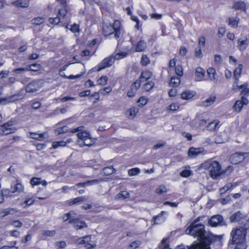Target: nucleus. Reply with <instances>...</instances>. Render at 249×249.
I'll return each mask as SVG.
<instances>
[{"label": "nucleus", "mask_w": 249, "mask_h": 249, "mask_svg": "<svg viewBox=\"0 0 249 249\" xmlns=\"http://www.w3.org/2000/svg\"><path fill=\"white\" fill-rule=\"evenodd\" d=\"M143 66H146L149 63V59L145 55H143L141 61Z\"/></svg>", "instance_id": "obj_51"}, {"label": "nucleus", "mask_w": 249, "mask_h": 249, "mask_svg": "<svg viewBox=\"0 0 249 249\" xmlns=\"http://www.w3.org/2000/svg\"><path fill=\"white\" fill-rule=\"evenodd\" d=\"M55 247L57 249H63L66 246V243L64 241H58L55 243Z\"/></svg>", "instance_id": "obj_53"}, {"label": "nucleus", "mask_w": 249, "mask_h": 249, "mask_svg": "<svg viewBox=\"0 0 249 249\" xmlns=\"http://www.w3.org/2000/svg\"><path fill=\"white\" fill-rule=\"evenodd\" d=\"M29 135L28 136L33 139H35L38 141H42L44 138L45 133L39 134L36 132H30L29 133Z\"/></svg>", "instance_id": "obj_20"}, {"label": "nucleus", "mask_w": 249, "mask_h": 249, "mask_svg": "<svg viewBox=\"0 0 249 249\" xmlns=\"http://www.w3.org/2000/svg\"><path fill=\"white\" fill-rule=\"evenodd\" d=\"M146 47V42L143 40H140L136 46L135 50L137 52H141L143 51Z\"/></svg>", "instance_id": "obj_24"}, {"label": "nucleus", "mask_w": 249, "mask_h": 249, "mask_svg": "<svg viewBox=\"0 0 249 249\" xmlns=\"http://www.w3.org/2000/svg\"><path fill=\"white\" fill-rule=\"evenodd\" d=\"M22 95H20V94H16L8 97H3L0 98V103L3 102H6L7 103L14 102L22 98Z\"/></svg>", "instance_id": "obj_11"}, {"label": "nucleus", "mask_w": 249, "mask_h": 249, "mask_svg": "<svg viewBox=\"0 0 249 249\" xmlns=\"http://www.w3.org/2000/svg\"><path fill=\"white\" fill-rule=\"evenodd\" d=\"M45 20V19L42 17H37L32 19V23L36 25H39L43 23Z\"/></svg>", "instance_id": "obj_38"}, {"label": "nucleus", "mask_w": 249, "mask_h": 249, "mask_svg": "<svg viewBox=\"0 0 249 249\" xmlns=\"http://www.w3.org/2000/svg\"><path fill=\"white\" fill-rule=\"evenodd\" d=\"M120 25L121 23L119 20H115L112 25L104 24L103 27L104 35L109 36L114 34V37L117 39L121 35Z\"/></svg>", "instance_id": "obj_3"}, {"label": "nucleus", "mask_w": 249, "mask_h": 249, "mask_svg": "<svg viewBox=\"0 0 249 249\" xmlns=\"http://www.w3.org/2000/svg\"><path fill=\"white\" fill-rule=\"evenodd\" d=\"M245 217L244 215L241 213L240 211L235 213L230 217L231 222H242V219Z\"/></svg>", "instance_id": "obj_12"}, {"label": "nucleus", "mask_w": 249, "mask_h": 249, "mask_svg": "<svg viewBox=\"0 0 249 249\" xmlns=\"http://www.w3.org/2000/svg\"><path fill=\"white\" fill-rule=\"evenodd\" d=\"M169 109L172 111H176L179 108V105L178 104L172 103L169 107Z\"/></svg>", "instance_id": "obj_63"}, {"label": "nucleus", "mask_w": 249, "mask_h": 249, "mask_svg": "<svg viewBox=\"0 0 249 249\" xmlns=\"http://www.w3.org/2000/svg\"><path fill=\"white\" fill-rule=\"evenodd\" d=\"M215 99L216 98L215 96H211L205 100L202 101L201 103V106L206 107H209L214 102Z\"/></svg>", "instance_id": "obj_26"}, {"label": "nucleus", "mask_w": 249, "mask_h": 249, "mask_svg": "<svg viewBox=\"0 0 249 249\" xmlns=\"http://www.w3.org/2000/svg\"><path fill=\"white\" fill-rule=\"evenodd\" d=\"M220 122L218 120H215L209 123L207 126V129L209 131H214L217 127H218Z\"/></svg>", "instance_id": "obj_23"}, {"label": "nucleus", "mask_w": 249, "mask_h": 249, "mask_svg": "<svg viewBox=\"0 0 249 249\" xmlns=\"http://www.w3.org/2000/svg\"><path fill=\"white\" fill-rule=\"evenodd\" d=\"M167 191L166 188L164 185H160L158 188L156 190V192L157 194H161L166 192Z\"/></svg>", "instance_id": "obj_52"}, {"label": "nucleus", "mask_w": 249, "mask_h": 249, "mask_svg": "<svg viewBox=\"0 0 249 249\" xmlns=\"http://www.w3.org/2000/svg\"><path fill=\"white\" fill-rule=\"evenodd\" d=\"M203 152V148H194L192 147L189 148L188 151V157L190 158H196L199 155L202 154Z\"/></svg>", "instance_id": "obj_9"}, {"label": "nucleus", "mask_w": 249, "mask_h": 249, "mask_svg": "<svg viewBox=\"0 0 249 249\" xmlns=\"http://www.w3.org/2000/svg\"><path fill=\"white\" fill-rule=\"evenodd\" d=\"M192 172L189 170H184L180 173V176L182 177L187 178L191 176Z\"/></svg>", "instance_id": "obj_58"}, {"label": "nucleus", "mask_w": 249, "mask_h": 249, "mask_svg": "<svg viewBox=\"0 0 249 249\" xmlns=\"http://www.w3.org/2000/svg\"><path fill=\"white\" fill-rule=\"evenodd\" d=\"M17 212L15 209L7 208L5 209H0V218L4 217L8 214H13Z\"/></svg>", "instance_id": "obj_17"}, {"label": "nucleus", "mask_w": 249, "mask_h": 249, "mask_svg": "<svg viewBox=\"0 0 249 249\" xmlns=\"http://www.w3.org/2000/svg\"><path fill=\"white\" fill-rule=\"evenodd\" d=\"M202 48H200V47H197L195 49V55L196 57H198V58H201V57H202L203 55H202V53L201 52V49Z\"/></svg>", "instance_id": "obj_57"}, {"label": "nucleus", "mask_w": 249, "mask_h": 249, "mask_svg": "<svg viewBox=\"0 0 249 249\" xmlns=\"http://www.w3.org/2000/svg\"><path fill=\"white\" fill-rule=\"evenodd\" d=\"M1 134L2 135H6L12 133L14 132L15 129L12 128L10 127H3V124L1 125Z\"/></svg>", "instance_id": "obj_29"}, {"label": "nucleus", "mask_w": 249, "mask_h": 249, "mask_svg": "<svg viewBox=\"0 0 249 249\" xmlns=\"http://www.w3.org/2000/svg\"><path fill=\"white\" fill-rule=\"evenodd\" d=\"M226 32V29L224 27H221L218 28V35L220 37L223 36Z\"/></svg>", "instance_id": "obj_64"}, {"label": "nucleus", "mask_w": 249, "mask_h": 249, "mask_svg": "<svg viewBox=\"0 0 249 249\" xmlns=\"http://www.w3.org/2000/svg\"><path fill=\"white\" fill-rule=\"evenodd\" d=\"M83 130L84 126H83L78 127L76 128H74L71 130V132L73 133L79 132L77 134V137L79 139L78 142L79 143L82 142V141H84L85 138L86 139L90 136L89 132L86 131H83Z\"/></svg>", "instance_id": "obj_6"}, {"label": "nucleus", "mask_w": 249, "mask_h": 249, "mask_svg": "<svg viewBox=\"0 0 249 249\" xmlns=\"http://www.w3.org/2000/svg\"><path fill=\"white\" fill-rule=\"evenodd\" d=\"M39 81L35 80L30 83L26 87V91L27 92H34L36 91L39 89Z\"/></svg>", "instance_id": "obj_10"}, {"label": "nucleus", "mask_w": 249, "mask_h": 249, "mask_svg": "<svg viewBox=\"0 0 249 249\" xmlns=\"http://www.w3.org/2000/svg\"><path fill=\"white\" fill-rule=\"evenodd\" d=\"M29 71H38L40 69V65L38 64L35 63L28 66Z\"/></svg>", "instance_id": "obj_44"}, {"label": "nucleus", "mask_w": 249, "mask_h": 249, "mask_svg": "<svg viewBox=\"0 0 249 249\" xmlns=\"http://www.w3.org/2000/svg\"><path fill=\"white\" fill-rule=\"evenodd\" d=\"M231 240L229 241L230 244H236L237 249H246V237L249 240V227L245 224L244 226L233 229L231 233Z\"/></svg>", "instance_id": "obj_2"}, {"label": "nucleus", "mask_w": 249, "mask_h": 249, "mask_svg": "<svg viewBox=\"0 0 249 249\" xmlns=\"http://www.w3.org/2000/svg\"><path fill=\"white\" fill-rule=\"evenodd\" d=\"M115 172V169L112 166L105 167L103 170V174L105 176H109Z\"/></svg>", "instance_id": "obj_37"}, {"label": "nucleus", "mask_w": 249, "mask_h": 249, "mask_svg": "<svg viewBox=\"0 0 249 249\" xmlns=\"http://www.w3.org/2000/svg\"><path fill=\"white\" fill-rule=\"evenodd\" d=\"M232 8L235 10H242L245 11L246 4L243 1H238L234 3Z\"/></svg>", "instance_id": "obj_27"}, {"label": "nucleus", "mask_w": 249, "mask_h": 249, "mask_svg": "<svg viewBox=\"0 0 249 249\" xmlns=\"http://www.w3.org/2000/svg\"><path fill=\"white\" fill-rule=\"evenodd\" d=\"M154 85L155 84L153 81H149L147 83L144 84L143 89L146 91H148L154 87Z\"/></svg>", "instance_id": "obj_41"}, {"label": "nucleus", "mask_w": 249, "mask_h": 249, "mask_svg": "<svg viewBox=\"0 0 249 249\" xmlns=\"http://www.w3.org/2000/svg\"><path fill=\"white\" fill-rule=\"evenodd\" d=\"M242 65H239L238 67L236 68L233 72V77L235 78L236 82L235 84H237V81L240 77L242 72Z\"/></svg>", "instance_id": "obj_25"}, {"label": "nucleus", "mask_w": 249, "mask_h": 249, "mask_svg": "<svg viewBox=\"0 0 249 249\" xmlns=\"http://www.w3.org/2000/svg\"><path fill=\"white\" fill-rule=\"evenodd\" d=\"M243 106L244 105L242 104V101L240 100H237L233 107V108L235 111L240 112L241 111Z\"/></svg>", "instance_id": "obj_36"}, {"label": "nucleus", "mask_w": 249, "mask_h": 249, "mask_svg": "<svg viewBox=\"0 0 249 249\" xmlns=\"http://www.w3.org/2000/svg\"><path fill=\"white\" fill-rule=\"evenodd\" d=\"M127 55L125 52H121L117 53L114 56L111 55L110 56L105 58L98 65L97 71L111 66L114 62V60L122 59Z\"/></svg>", "instance_id": "obj_4"}, {"label": "nucleus", "mask_w": 249, "mask_h": 249, "mask_svg": "<svg viewBox=\"0 0 249 249\" xmlns=\"http://www.w3.org/2000/svg\"><path fill=\"white\" fill-rule=\"evenodd\" d=\"M152 76V72L150 71H143L142 72L140 80V82L141 83H144L147 80H148L149 79L151 78Z\"/></svg>", "instance_id": "obj_19"}, {"label": "nucleus", "mask_w": 249, "mask_h": 249, "mask_svg": "<svg viewBox=\"0 0 249 249\" xmlns=\"http://www.w3.org/2000/svg\"><path fill=\"white\" fill-rule=\"evenodd\" d=\"M167 213L165 211H162L160 214L153 217V220L154 223L159 224L163 222L165 220V218L163 217L162 215L167 214Z\"/></svg>", "instance_id": "obj_18"}, {"label": "nucleus", "mask_w": 249, "mask_h": 249, "mask_svg": "<svg viewBox=\"0 0 249 249\" xmlns=\"http://www.w3.org/2000/svg\"><path fill=\"white\" fill-rule=\"evenodd\" d=\"M11 225L14 227L19 228L22 226V223L19 220H14L11 222Z\"/></svg>", "instance_id": "obj_59"}, {"label": "nucleus", "mask_w": 249, "mask_h": 249, "mask_svg": "<svg viewBox=\"0 0 249 249\" xmlns=\"http://www.w3.org/2000/svg\"><path fill=\"white\" fill-rule=\"evenodd\" d=\"M137 102L140 104V105L143 107L147 103V99L146 97L142 96L139 98Z\"/></svg>", "instance_id": "obj_56"}, {"label": "nucleus", "mask_w": 249, "mask_h": 249, "mask_svg": "<svg viewBox=\"0 0 249 249\" xmlns=\"http://www.w3.org/2000/svg\"><path fill=\"white\" fill-rule=\"evenodd\" d=\"M76 215V213L73 211H71L65 214V216H66V218L65 219V221H67L68 220H71V219H75V216Z\"/></svg>", "instance_id": "obj_39"}, {"label": "nucleus", "mask_w": 249, "mask_h": 249, "mask_svg": "<svg viewBox=\"0 0 249 249\" xmlns=\"http://www.w3.org/2000/svg\"><path fill=\"white\" fill-rule=\"evenodd\" d=\"M65 8L66 7H62V8L59 9L58 11L59 17L64 18L66 15L67 12Z\"/></svg>", "instance_id": "obj_60"}, {"label": "nucleus", "mask_w": 249, "mask_h": 249, "mask_svg": "<svg viewBox=\"0 0 249 249\" xmlns=\"http://www.w3.org/2000/svg\"><path fill=\"white\" fill-rule=\"evenodd\" d=\"M205 43V38L204 36H201L199 38L198 40V47L200 48H204Z\"/></svg>", "instance_id": "obj_62"}, {"label": "nucleus", "mask_w": 249, "mask_h": 249, "mask_svg": "<svg viewBox=\"0 0 249 249\" xmlns=\"http://www.w3.org/2000/svg\"><path fill=\"white\" fill-rule=\"evenodd\" d=\"M30 183L33 186L37 185L40 184H42L44 186H45L47 184V182L45 180H42L41 178L35 177L31 179Z\"/></svg>", "instance_id": "obj_22"}, {"label": "nucleus", "mask_w": 249, "mask_h": 249, "mask_svg": "<svg viewBox=\"0 0 249 249\" xmlns=\"http://www.w3.org/2000/svg\"><path fill=\"white\" fill-rule=\"evenodd\" d=\"M209 223L213 227L221 226L225 225L223 217L220 215L212 216L209 220Z\"/></svg>", "instance_id": "obj_7"}, {"label": "nucleus", "mask_w": 249, "mask_h": 249, "mask_svg": "<svg viewBox=\"0 0 249 249\" xmlns=\"http://www.w3.org/2000/svg\"><path fill=\"white\" fill-rule=\"evenodd\" d=\"M205 71L201 67H197L196 69V78L197 81H202L205 76Z\"/></svg>", "instance_id": "obj_15"}, {"label": "nucleus", "mask_w": 249, "mask_h": 249, "mask_svg": "<svg viewBox=\"0 0 249 249\" xmlns=\"http://www.w3.org/2000/svg\"><path fill=\"white\" fill-rule=\"evenodd\" d=\"M194 121L198 123L200 126H204L207 123V120L202 118L200 115H197Z\"/></svg>", "instance_id": "obj_33"}, {"label": "nucleus", "mask_w": 249, "mask_h": 249, "mask_svg": "<svg viewBox=\"0 0 249 249\" xmlns=\"http://www.w3.org/2000/svg\"><path fill=\"white\" fill-rule=\"evenodd\" d=\"M99 180L97 179H93L92 180H88V181H87L86 182H84L78 183L76 184V186L85 187L87 185L90 186V185H93L94 184H98L99 183Z\"/></svg>", "instance_id": "obj_28"}, {"label": "nucleus", "mask_w": 249, "mask_h": 249, "mask_svg": "<svg viewBox=\"0 0 249 249\" xmlns=\"http://www.w3.org/2000/svg\"><path fill=\"white\" fill-rule=\"evenodd\" d=\"M239 22V18H228V23L229 26H231L233 28H236L238 26V24Z\"/></svg>", "instance_id": "obj_30"}, {"label": "nucleus", "mask_w": 249, "mask_h": 249, "mask_svg": "<svg viewBox=\"0 0 249 249\" xmlns=\"http://www.w3.org/2000/svg\"><path fill=\"white\" fill-rule=\"evenodd\" d=\"M70 30L73 33L79 32V28L78 25L74 24L72 25H70Z\"/></svg>", "instance_id": "obj_61"}, {"label": "nucleus", "mask_w": 249, "mask_h": 249, "mask_svg": "<svg viewBox=\"0 0 249 249\" xmlns=\"http://www.w3.org/2000/svg\"><path fill=\"white\" fill-rule=\"evenodd\" d=\"M129 117L131 118H133L138 112V109L136 107H133L131 108L129 111Z\"/></svg>", "instance_id": "obj_45"}, {"label": "nucleus", "mask_w": 249, "mask_h": 249, "mask_svg": "<svg viewBox=\"0 0 249 249\" xmlns=\"http://www.w3.org/2000/svg\"><path fill=\"white\" fill-rule=\"evenodd\" d=\"M60 21V18L59 17H55L54 18H50L49 19V22L51 24H58Z\"/></svg>", "instance_id": "obj_54"}, {"label": "nucleus", "mask_w": 249, "mask_h": 249, "mask_svg": "<svg viewBox=\"0 0 249 249\" xmlns=\"http://www.w3.org/2000/svg\"><path fill=\"white\" fill-rule=\"evenodd\" d=\"M195 93L194 91L190 90H186L183 92L181 94V97L183 100H189L194 96Z\"/></svg>", "instance_id": "obj_21"}, {"label": "nucleus", "mask_w": 249, "mask_h": 249, "mask_svg": "<svg viewBox=\"0 0 249 249\" xmlns=\"http://www.w3.org/2000/svg\"><path fill=\"white\" fill-rule=\"evenodd\" d=\"M175 72L177 75L181 76L183 75V69L181 65H178L175 68Z\"/></svg>", "instance_id": "obj_49"}, {"label": "nucleus", "mask_w": 249, "mask_h": 249, "mask_svg": "<svg viewBox=\"0 0 249 249\" xmlns=\"http://www.w3.org/2000/svg\"><path fill=\"white\" fill-rule=\"evenodd\" d=\"M108 80V78L107 76L103 75L101 78L97 81L98 85L105 86L107 84Z\"/></svg>", "instance_id": "obj_43"}, {"label": "nucleus", "mask_w": 249, "mask_h": 249, "mask_svg": "<svg viewBox=\"0 0 249 249\" xmlns=\"http://www.w3.org/2000/svg\"><path fill=\"white\" fill-rule=\"evenodd\" d=\"M69 223L73 224V228L76 230L83 229L88 227L86 222L79 218L71 219L69 221Z\"/></svg>", "instance_id": "obj_8"}, {"label": "nucleus", "mask_w": 249, "mask_h": 249, "mask_svg": "<svg viewBox=\"0 0 249 249\" xmlns=\"http://www.w3.org/2000/svg\"><path fill=\"white\" fill-rule=\"evenodd\" d=\"M91 241V236L90 235H87L82 237H80L78 238L76 242L78 244H86L88 242H89Z\"/></svg>", "instance_id": "obj_31"}, {"label": "nucleus", "mask_w": 249, "mask_h": 249, "mask_svg": "<svg viewBox=\"0 0 249 249\" xmlns=\"http://www.w3.org/2000/svg\"><path fill=\"white\" fill-rule=\"evenodd\" d=\"M238 47L240 51L243 52L247 47L248 43V40L246 37L244 38H239L237 41Z\"/></svg>", "instance_id": "obj_14"}, {"label": "nucleus", "mask_w": 249, "mask_h": 249, "mask_svg": "<svg viewBox=\"0 0 249 249\" xmlns=\"http://www.w3.org/2000/svg\"><path fill=\"white\" fill-rule=\"evenodd\" d=\"M140 172V170L138 168H132L128 171V174L130 176L137 175Z\"/></svg>", "instance_id": "obj_46"}, {"label": "nucleus", "mask_w": 249, "mask_h": 249, "mask_svg": "<svg viewBox=\"0 0 249 249\" xmlns=\"http://www.w3.org/2000/svg\"><path fill=\"white\" fill-rule=\"evenodd\" d=\"M85 201V198L83 196L77 197L73 199L71 202H70V205H73L77 204L79 202H82Z\"/></svg>", "instance_id": "obj_48"}, {"label": "nucleus", "mask_w": 249, "mask_h": 249, "mask_svg": "<svg viewBox=\"0 0 249 249\" xmlns=\"http://www.w3.org/2000/svg\"><path fill=\"white\" fill-rule=\"evenodd\" d=\"M237 87L239 89H242L241 94L245 95L249 92V89L247 88V84H244Z\"/></svg>", "instance_id": "obj_40"}, {"label": "nucleus", "mask_w": 249, "mask_h": 249, "mask_svg": "<svg viewBox=\"0 0 249 249\" xmlns=\"http://www.w3.org/2000/svg\"><path fill=\"white\" fill-rule=\"evenodd\" d=\"M249 156V153L236 152L231 156L230 160L233 164H237L242 162Z\"/></svg>", "instance_id": "obj_5"}, {"label": "nucleus", "mask_w": 249, "mask_h": 249, "mask_svg": "<svg viewBox=\"0 0 249 249\" xmlns=\"http://www.w3.org/2000/svg\"><path fill=\"white\" fill-rule=\"evenodd\" d=\"M14 3L18 7L25 8L29 6V1L28 0H18Z\"/></svg>", "instance_id": "obj_34"}, {"label": "nucleus", "mask_w": 249, "mask_h": 249, "mask_svg": "<svg viewBox=\"0 0 249 249\" xmlns=\"http://www.w3.org/2000/svg\"><path fill=\"white\" fill-rule=\"evenodd\" d=\"M180 82V80L179 77L173 76L171 77L169 84L170 87H176L179 85Z\"/></svg>", "instance_id": "obj_32"}, {"label": "nucleus", "mask_w": 249, "mask_h": 249, "mask_svg": "<svg viewBox=\"0 0 249 249\" xmlns=\"http://www.w3.org/2000/svg\"><path fill=\"white\" fill-rule=\"evenodd\" d=\"M201 167L209 171L210 176L213 179H218L225 175L228 176L233 171L231 166H229L225 169L222 170L220 163L215 160L206 161L201 164Z\"/></svg>", "instance_id": "obj_1"}, {"label": "nucleus", "mask_w": 249, "mask_h": 249, "mask_svg": "<svg viewBox=\"0 0 249 249\" xmlns=\"http://www.w3.org/2000/svg\"><path fill=\"white\" fill-rule=\"evenodd\" d=\"M67 144V142L62 141L60 142H54L52 144V146L53 148L55 149L58 147L65 146Z\"/></svg>", "instance_id": "obj_42"}, {"label": "nucleus", "mask_w": 249, "mask_h": 249, "mask_svg": "<svg viewBox=\"0 0 249 249\" xmlns=\"http://www.w3.org/2000/svg\"><path fill=\"white\" fill-rule=\"evenodd\" d=\"M141 245L140 241H135L132 242L129 246V249H135Z\"/></svg>", "instance_id": "obj_50"}, {"label": "nucleus", "mask_w": 249, "mask_h": 249, "mask_svg": "<svg viewBox=\"0 0 249 249\" xmlns=\"http://www.w3.org/2000/svg\"><path fill=\"white\" fill-rule=\"evenodd\" d=\"M118 198L123 197V198H126L129 197V194L127 191H122L117 195Z\"/></svg>", "instance_id": "obj_55"}, {"label": "nucleus", "mask_w": 249, "mask_h": 249, "mask_svg": "<svg viewBox=\"0 0 249 249\" xmlns=\"http://www.w3.org/2000/svg\"><path fill=\"white\" fill-rule=\"evenodd\" d=\"M23 190L24 187L23 185L21 183H17L16 184H12L9 191L12 193L15 192L20 193L22 192Z\"/></svg>", "instance_id": "obj_16"}, {"label": "nucleus", "mask_w": 249, "mask_h": 249, "mask_svg": "<svg viewBox=\"0 0 249 249\" xmlns=\"http://www.w3.org/2000/svg\"><path fill=\"white\" fill-rule=\"evenodd\" d=\"M93 144V141L92 140L90 136L87 138H85L84 141H82L79 144L81 146L83 147L85 146H90Z\"/></svg>", "instance_id": "obj_35"}, {"label": "nucleus", "mask_w": 249, "mask_h": 249, "mask_svg": "<svg viewBox=\"0 0 249 249\" xmlns=\"http://www.w3.org/2000/svg\"><path fill=\"white\" fill-rule=\"evenodd\" d=\"M207 75L209 80L211 81L216 82L218 76L216 74L215 70L213 68H209L207 71Z\"/></svg>", "instance_id": "obj_13"}, {"label": "nucleus", "mask_w": 249, "mask_h": 249, "mask_svg": "<svg viewBox=\"0 0 249 249\" xmlns=\"http://www.w3.org/2000/svg\"><path fill=\"white\" fill-rule=\"evenodd\" d=\"M56 233V231L54 230L50 231V230H44L42 231V234L43 235L53 237Z\"/></svg>", "instance_id": "obj_47"}]
</instances>
